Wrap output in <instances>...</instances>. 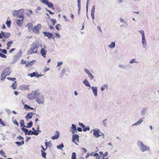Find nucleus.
Listing matches in <instances>:
<instances>
[{"mask_svg": "<svg viewBox=\"0 0 159 159\" xmlns=\"http://www.w3.org/2000/svg\"><path fill=\"white\" fill-rule=\"evenodd\" d=\"M40 46L42 47V45L38 41H34L30 45V48L28 51L27 54L30 55L32 54L37 53L38 49Z\"/></svg>", "mask_w": 159, "mask_h": 159, "instance_id": "nucleus-1", "label": "nucleus"}, {"mask_svg": "<svg viewBox=\"0 0 159 159\" xmlns=\"http://www.w3.org/2000/svg\"><path fill=\"white\" fill-rule=\"evenodd\" d=\"M137 144L139 150L142 152L150 151V147L145 145L141 141L138 140L137 142Z\"/></svg>", "mask_w": 159, "mask_h": 159, "instance_id": "nucleus-2", "label": "nucleus"}, {"mask_svg": "<svg viewBox=\"0 0 159 159\" xmlns=\"http://www.w3.org/2000/svg\"><path fill=\"white\" fill-rule=\"evenodd\" d=\"M11 73L10 69L8 67L5 68L2 71L1 75V80H4L6 77L9 75Z\"/></svg>", "mask_w": 159, "mask_h": 159, "instance_id": "nucleus-3", "label": "nucleus"}, {"mask_svg": "<svg viewBox=\"0 0 159 159\" xmlns=\"http://www.w3.org/2000/svg\"><path fill=\"white\" fill-rule=\"evenodd\" d=\"M39 95V92L37 90H34L27 95V97L29 100H33L36 98V96Z\"/></svg>", "mask_w": 159, "mask_h": 159, "instance_id": "nucleus-4", "label": "nucleus"}, {"mask_svg": "<svg viewBox=\"0 0 159 159\" xmlns=\"http://www.w3.org/2000/svg\"><path fill=\"white\" fill-rule=\"evenodd\" d=\"M139 32L142 35L141 42L143 47V48H145L147 47V41L145 37L144 31L143 30H139Z\"/></svg>", "mask_w": 159, "mask_h": 159, "instance_id": "nucleus-5", "label": "nucleus"}, {"mask_svg": "<svg viewBox=\"0 0 159 159\" xmlns=\"http://www.w3.org/2000/svg\"><path fill=\"white\" fill-rule=\"evenodd\" d=\"M36 101L39 104L44 103L45 99L43 95H40L39 93V95L38 96H36Z\"/></svg>", "mask_w": 159, "mask_h": 159, "instance_id": "nucleus-6", "label": "nucleus"}, {"mask_svg": "<svg viewBox=\"0 0 159 159\" xmlns=\"http://www.w3.org/2000/svg\"><path fill=\"white\" fill-rule=\"evenodd\" d=\"M19 19H18L16 20V23L19 26H20L23 24L24 20L25 18L24 15L18 16Z\"/></svg>", "mask_w": 159, "mask_h": 159, "instance_id": "nucleus-7", "label": "nucleus"}, {"mask_svg": "<svg viewBox=\"0 0 159 159\" xmlns=\"http://www.w3.org/2000/svg\"><path fill=\"white\" fill-rule=\"evenodd\" d=\"M93 132L94 136L96 138H98L100 137L99 135L100 133H101V131L99 129H93L91 130L90 132Z\"/></svg>", "mask_w": 159, "mask_h": 159, "instance_id": "nucleus-8", "label": "nucleus"}, {"mask_svg": "<svg viewBox=\"0 0 159 159\" xmlns=\"http://www.w3.org/2000/svg\"><path fill=\"white\" fill-rule=\"evenodd\" d=\"M41 28V25L40 24H38L32 29L33 31L36 34L39 33V30Z\"/></svg>", "mask_w": 159, "mask_h": 159, "instance_id": "nucleus-9", "label": "nucleus"}, {"mask_svg": "<svg viewBox=\"0 0 159 159\" xmlns=\"http://www.w3.org/2000/svg\"><path fill=\"white\" fill-rule=\"evenodd\" d=\"M79 135L76 134H74L72 135V142L73 143H74L75 144L78 145V143H76V142L75 141V140H76V141L78 142H79Z\"/></svg>", "mask_w": 159, "mask_h": 159, "instance_id": "nucleus-10", "label": "nucleus"}, {"mask_svg": "<svg viewBox=\"0 0 159 159\" xmlns=\"http://www.w3.org/2000/svg\"><path fill=\"white\" fill-rule=\"evenodd\" d=\"M40 1L43 4L46 5L50 8L53 7V4L51 2H48V0H40Z\"/></svg>", "mask_w": 159, "mask_h": 159, "instance_id": "nucleus-11", "label": "nucleus"}, {"mask_svg": "<svg viewBox=\"0 0 159 159\" xmlns=\"http://www.w3.org/2000/svg\"><path fill=\"white\" fill-rule=\"evenodd\" d=\"M70 131L72 134H74L75 132H77V129L76 125L74 124H72L71 126L70 127Z\"/></svg>", "mask_w": 159, "mask_h": 159, "instance_id": "nucleus-12", "label": "nucleus"}, {"mask_svg": "<svg viewBox=\"0 0 159 159\" xmlns=\"http://www.w3.org/2000/svg\"><path fill=\"white\" fill-rule=\"evenodd\" d=\"M84 70L85 72L89 75V77L91 80H93L94 79V76L92 75L89 70L86 69H85Z\"/></svg>", "mask_w": 159, "mask_h": 159, "instance_id": "nucleus-13", "label": "nucleus"}, {"mask_svg": "<svg viewBox=\"0 0 159 159\" xmlns=\"http://www.w3.org/2000/svg\"><path fill=\"white\" fill-rule=\"evenodd\" d=\"M144 117L140 118L138 121L132 125V126H136L141 124L143 122Z\"/></svg>", "mask_w": 159, "mask_h": 159, "instance_id": "nucleus-14", "label": "nucleus"}, {"mask_svg": "<svg viewBox=\"0 0 159 159\" xmlns=\"http://www.w3.org/2000/svg\"><path fill=\"white\" fill-rule=\"evenodd\" d=\"M91 89L93 94L95 97L98 96V89L96 87H91Z\"/></svg>", "mask_w": 159, "mask_h": 159, "instance_id": "nucleus-15", "label": "nucleus"}, {"mask_svg": "<svg viewBox=\"0 0 159 159\" xmlns=\"http://www.w3.org/2000/svg\"><path fill=\"white\" fill-rule=\"evenodd\" d=\"M1 34L2 37L4 38H8L10 36V33H9L4 32L3 31H1Z\"/></svg>", "mask_w": 159, "mask_h": 159, "instance_id": "nucleus-16", "label": "nucleus"}, {"mask_svg": "<svg viewBox=\"0 0 159 159\" xmlns=\"http://www.w3.org/2000/svg\"><path fill=\"white\" fill-rule=\"evenodd\" d=\"M28 87L29 85H23L20 86V89L22 90H29V89Z\"/></svg>", "mask_w": 159, "mask_h": 159, "instance_id": "nucleus-17", "label": "nucleus"}, {"mask_svg": "<svg viewBox=\"0 0 159 159\" xmlns=\"http://www.w3.org/2000/svg\"><path fill=\"white\" fill-rule=\"evenodd\" d=\"M47 52V50H44V48H42L40 51V53L41 55L44 57L45 58L46 56V54Z\"/></svg>", "mask_w": 159, "mask_h": 159, "instance_id": "nucleus-18", "label": "nucleus"}, {"mask_svg": "<svg viewBox=\"0 0 159 159\" xmlns=\"http://www.w3.org/2000/svg\"><path fill=\"white\" fill-rule=\"evenodd\" d=\"M33 113L32 112L28 113L25 116V118L27 121L29 119H31L32 117Z\"/></svg>", "mask_w": 159, "mask_h": 159, "instance_id": "nucleus-19", "label": "nucleus"}, {"mask_svg": "<svg viewBox=\"0 0 159 159\" xmlns=\"http://www.w3.org/2000/svg\"><path fill=\"white\" fill-rule=\"evenodd\" d=\"M43 33L45 36L47 37L49 39L52 38V34L49 32H43Z\"/></svg>", "mask_w": 159, "mask_h": 159, "instance_id": "nucleus-20", "label": "nucleus"}, {"mask_svg": "<svg viewBox=\"0 0 159 159\" xmlns=\"http://www.w3.org/2000/svg\"><path fill=\"white\" fill-rule=\"evenodd\" d=\"M83 83L86 86L89 87V89L91 88V85L87 80H84Z\"/></svg>", "mask_w": 159, "mask_h": 159, "instance_id": "nucleus-21", "label": "nucleus"}, {"mask_svg": "<svg viewBox=\"0 0 159 159\" xmlns=\"http://www.w3.org/2000/svg\"><path fill=\"white\" fill-rule=\"evenodd\" d=\"M18 10H13L12 11V14L13 16H17L18 17V16H20L18 14Z\"/></svg>", "mask_w": 159, "mask_h": 159, "instance_id": "nucleus-22", "label": "nucleus"}, {"mask_svg": "<svg viewBox=\"0 0 159 159\" xmlns=\"http://www.w3.org/2000/svg\"><path fill=\"white\" fill-rule=\"evenodd\" d=\"M56 135H54L52 137V139L54 140L57 139L59 136V132L57 131L56 132Z\"/></svg>", "mask_w": 159, "mask_h": 159, "instance_id": "nucleus-23", "label": "nucleus"}, {"mask_svg": "<svg viewBox=\"0 0 159 159\" xmlns=\"http://www.w3.org/2000/svg\"><path fill=\"white\" fill-rule=\"evenodd\" d=\"M17 86V84L16 83V81H15L12 84V85L11 86V87L14 89L15 90L16 88V87Z\"/></svg>", "mask_w": 159, "mask_h": 159, "instance_id": "nucleus-24", "label": "nucleus"}, {"mask_svg": "<svg viewBox=\"0 0 159 159\" xmlns=\"http://www.w3.org/2000/svg\"><path fill=\"white\" fill-rule=\"evenodd\" d=\"M45 144L46 147L47 148H48V147H50L52 145V143L50 142H45Z\"/></svg>", "mask_w": 159, "mask_h": 159, "instance_id": "nucleus-25", "label": "nucleus"}, {"mask_svg": "<svg viewBox=\"0 0 159 159\" xmlns=\"http://www.w3.org/2000/svg\"><path fill=\"white\" fill-rule=\"evenodd\" d=\"M115 42H112L111 44L109 45V47L110 48L113 49L115 48Z\"/></svg>", "mask_w": 159, "mask_h": 159, "instance_id": "nucleus-26", "label": "nucleus"}, {"mask_svg": "<svg viewBox=\"0 0 159 159\" xmlns=\"http://www.w3.org/2000/svg\"><path fill=\"white\" fill-rule=\"evenodd\" d=\"M147 110V108H144L141 110V114L143 116L145 115L146 111Z\"/></svg>", "mask_w": 159, "mask_h": 159, "instance_id": "nucleus-27", "label": "nucleus"}, {"mask_svg": "<svg viewBox=\"0 0 159 159\" xmlns=\"http://www.w3.org/2000/svg\"><path fill=\"white\" fill-rule=\"evenodd\" d=\"M37 134V133H35V132H34L33 131H31V130H29L27 133V134L28 135H36V134Z\"/></svg>", "mask_w": 159, "mask_h": 159, "instance_id": "nucleus-28", "label": "nucleus"}, {"mask_svg": "<svg viewBox=\"0 0 159 159\" xmlns=\"http://www.w3.org/2000/svg\"><path fill=\"white\" fill-rule=\"evenodd\" d=\"M13 43V42L12 41H10L8 42L7 44V49H9L10 47H11V45Z\"/></svg>", "mask_w": 159, "mask_h": 159, "instance_id": "nucleus-29", "label": "nucleus"}, {"mask_svg": "<svg viewBox=\"0 0 159 159\" xmlns=\"http://www.w3.org/2000/svg\"><path fill=\"white\" fill-rule=\"evenodd\" d=\"M33 122L31 121H30L29 123H27V125L26 126H25V127L27 128H31L33 125Z\"/></svg>", "mask_w": 159, "mask_h": 159, "instance_id": "nucleus-30", "label": "nucleus"}, {"mask_svg": "<svg viewBox=\"0 0 159 159\" xmlns=\"http://www.w3.org/2000/svg\"><path fill=\"white\" fill-rule=\"evenodd\" d=\"M37 73L35 72H33V73L28 74V75L30 76V77H32L36 76V75Z\"/></svg>", "mask_w": 159, "mask_h": 159, "instance_id": "nucleus-31", "label": "nucleus"}, {"mask_svg": "<svg viewBox=\"0 0 159 159\" xmlns=\"http://www.w3.org/2000/svg\"><path fill=\"white\" fill-rule=\"evenodd\" d=\"M20 124L21 127H25V125L24 121V120H21L20 121Z\"/></svg>", "mask_w": 159, "mask_h": 159, "instance_id": "nucleus-32", "label": "nucleus"}, {"mask_svg": "<svg viewBox=\"0 0 159 159\" xmlns=\"http://www.w3.org/2000/svg\"><path fill=\"white\" fill-rule=\"evenodd\" d=\"M24 10L23 9H21L18 11V14L19 16H21L22 15H24L23 13L24 12Z\"/></svg>", "mask_w": 159, "mask_h": 159, "instance_id": "nucleus-33", "label": "nucleus"}, {"mask_svg": "<svg viewBox=\"0 0 159 159\" xmlns=\"http://www.w3.org/2000/svg\"><path fill=\"white\" fill-rule=\"evenodd\" d=\"M21 129L23 132H25V135H27L28 132V130L24 127H23L21 128Z\"/></svg>", "mask_w": 159, "mask_h": 159, "instance_id": "nucleus-34", "label": "nucleus"}, {"mask_svg": "<svg viewBox=\"0 0 159 159\" xmlns=\"http://www.w3.org/2000/svg\"><path fill=\"white\" fill-rule=\"evenodd\" d=\"M83 130L84 132H86L87 130H90V128L89 126H87L85 127L84 126V127L83 128Z\"/></svg>", "mask_w": 159, "mask_h": 159, "instance_id": "nucleus-35", "label": "nucleus"}, {"mask_svg": "<svg viewBox=\"0 0 159 159\" xmlns=\"http://www.w3.org/2000/svg\"><path fill=\"white\" fill-rule=\"evenodd\" d=\"M33 25L31 23H30L27 24L26 25V26L28 27V29L30 30V29H31Z\"/></svg>", "mask_w": 159, "mask_h": 159, "instance_id": "nucleus-36", "label": "nucleus"}, {"mask_svg": "<svg viewBox=\"0 0 159 159\" xmlns=\"http://www.w3.org/2000/svg\"><path fill=\"white\" fill-rule=\"evenodd\" d=\"M64 147V146L63 143H62L61 144H60L59 145H57V148L59 149H60L61 150H62V148H63Z\"/></svg>", "mask_w": 159, "mask_h": 159, "instance_id": "nucleus-37", "label": "nucleus"}, {"mask_svg": "<svg viewBox=\"0 0 159 159\" xmlns=\"http://www.w3.org/2000/svg\"><path fill=\"white\" fill-rule=\"evenodd\" d=\"M11 23V21L8 20H7L6 22V25L8 27H10Z\"/></svg>", "mask_w": 159, "mask_h": 159, "instance_id": "nucleus-38", "label": "nucleus"}, {"mask_svg": "<svg viewBox=\"0 0 159 159\" xmlns=\"http://www.w3.org/2000/svg\"><path fill=\"white\" fill-rule=\"evenodd\" d=\"M95 11V6H93L92 7L91 10V14H94Z\"/></svg>", "mask_w": 159, "mask_h": 159, "instance_id": "nucleus-39", "label": "nucleus"}, {"mask_svg": "<svg viewBox=\"0 0 159 159\" xmlns=\"http://www.w3.org/2000/svg\"><path fill=\"white\" fill-rule=\"evenodd\" d=\"M39 126H38L37 128V129L36 130V131L35 132L37 133V134H36V135H37L39 134L41 132V131L39 129Z\"/></svg>", "mask_w": 159, "mask_h": 159, "instance_id": "nucleus-40", "label": "nucleus"}, {"mask_svg": "<svg viewBox=\"0 0 159 159\" xmlns=\"http://www.w3.org/2000/svg\"><path fill=\"white\" fill-rule=\"evenodd\" d=\"M135 60H136L135 59H132L129 61V62L130 64H133L134 63H138V62L137 61H136Z\"/></svg>", "mask_w": 159, "mask_h": 159, "instance_id": "nucleus-41", "label": "nucleus"}, {"mask_svg": "<svg viewBox=\"0 0 159 159\" xmlns=\"http://www.w3.org/2000/svg\"><path fill=\"white\" fill-rule=\"evenodd\" d=\"M120 23L123 22L124 23V24H126V25H127V22L125 21L122 18H120Z\"/></svg>", "mask_w": 159, "mask_h": 159, "instance_id": "nucleus-42", "label": "nucleus"}, {"mask_svg": "<svg viewBox=\"0 0 159 159\" xmlns=\"http://www.w3.org/2000/svg\"><path fill=\"white\" fill-rule=\"evenodd\" d=\"M35 60H33L32 61H31L30 62L28 63L25 66L27 67H28L29 66H31L33 65V61H35Z\"/></svg>", "mask_w": 159, "mask_h": 159, "instance_id": "nucleus-43", "label": "nucleus"}, {"mask_svg": "<svg viewBox=\"0 0 159 159\" xmlns=\"http://www.w3.org/2000/svg\"><path fill=\"white\" fill-rule=\"evenodd\" d=\"M76 155L75 152H74L72 153V157H71V159H76Z\"/></svg>", "mask_w": 159, "mask_h": 159, "instance_id": "nucleus-44", "label": "nucleus"}, {"mask_svg": "<svg viewBox=\"0 0 159 159\" xmlns=\"http://www.w3.org/2000/svg\"><path fill=\"white\" fill-rule=\"evenodd\" d=\"M61 26V25L60 24H58L56 26V29L57 30H60V29L59 28H60Z\"/></svg>", "mask_w": 159, "mask_h": 159, "instance_id": "nucleus-45", "label": "nucleus"}, {"mask_svg": "<svg viewBox=\"0 0 159 159\" xmlns=\"http://www.w3.org/2000/svg\"><path fill=\"white\" fill-rule=\"evenodd\" d=\"M41 152L42 153V156L44 158H46V154L45 152L43 151V150H41Z\"/></svg>", "mask_w": 159, "mask_h": 159, "instance_id": "nucleus-46", "label": "nucleus"}, {"mask_svg": "<svg viewBox=\"0 0 159 159\" xmlns=\"http://www.w3.org/2000/svg\"><path fill=\"white\" fill-rule=\"evenodd\" d=\"M0 52L4 53L5 54H6L7 53V50L6 49H2L0 48Z\"/></svg>", "mask_w": 159, "mask_h": 159, "instance_id": "nucleus-47", "label": "nucleus"}, {"mask_svg": "<svg viewBox=\"0 0 159 159\" xmlns=\"http://www.w3.org/2000/svg\"><path fill=\"white\" fill-rule=\"evenodd\" d=\"M0 154L2 155L3 156V157H6L5 155V153L2 150H1L0 151Z\"/></svg>", "mask_w": 159, "mask_h": 159, "instance_id": "nucleus-48", "label": "nucleus"}, {"mask_svg": "<svg viewBox=\"0 0 159 159\" xmlns=\"http://www.w3.org/2000/svg\"><path fill=\"white\" fill-rule=\"evenodd\" d=\"M102 123L103 125L105 126H106L107 124V120L105 119L103 120Z\"/></svg>", "mask_w": 159, "mask_h": 159, "instance_id": "nucleus-49", "label": "nucleus"}, {"mask_svg": "<svg viewBox=\"0 0 159 159\" xmlns=\"http://www.w3.org/2000/svg\"><path fill=\"white\" fill-rule=\"evenodd\" d=\"M77 6L78 8H81L80 0H77Z\"/></svg>", "mask_w": 159, "mask_h": 159, "instance_id": "nucleus-50", "label": "nucleus"}, {"mask_svg": "<svg viewBox=\"0 0 159 159\" xmlns=\"http://www.w3.org/2000/svg\"><path fill=\"white\" fill-rule=\"evenodd\" d=\"M7 79L9 80H12L13 81H14L16 79L15 78L7 77Z\"/></svg>", "mask_w": 159, "mask_h": 159, "instance_id": "nucleus-51", "label": "nucleus"}, {"mask_svg": "<svg viewBox=\"0 0 159 159\" xmlns=\"http://www.w3.org/2000/svg\"><path fill=\"white\" fill-rule=\"evenodd\" d=\"M0 124L2 125V126H5L6 125L4 122L2 120V119L0 118Z\"/></svg>", "mask_w": 159, "mask_h": 159, "instance_id": "nucleus-52", "label": "nucleus"}, {"mask_svg": "<svg viewBox=\"0 0 159 159\" xmlns=\"http://www.w3.org/2000/svg\"><path fill=\"white\" fill-rule=\"evenodd\" d=\"M119 67L120 68L122 69H125V66L122 64H120L119 65Z\"/></svg>", "mask_w": 159, "mask_h": 159, "instance_id": "nucleus-53", "label": "nucleus"}, {"mask_svg": "<svg viewBox=\"0 0 159 159\" xmlns=\"http://www.w3.org/2000/svg\"><path fill=\"white\" fill-rule=\"evenodd\" d=\"M50 20L52 21L53 25H54L56 23V20L55 19H52Z\"/></svg>", "mask_w": 159, "mask_h": 159, "instance_id": "nucleus-54", "label": "nucleus"}, {"mask_svg": "<svg viewBox=\"0 0 159 159\" xmlns=\"http://www.w3.org/2000/svg\"><path fill=\"white\" fill-rule=\"evenodd\" d=\"M0 56L4 58H6L7 57L5 55L1 52H0Z\"/></svg>", "mask_w": 159, "mask_h": 159, "instance_id": "nucleus-55", "label": "nucleus"}, {"mask_svg": "<svg viewBox=\"0 0 159 159\" xmlns=\"http://www.w3.org/2000/svg\"><path fill=\"white\" fill-rule=\"evenodd\" d=\"M30 107L26 104H24V108L30 109Z\"/></svg>", "mask_w": 159, "mask_h": 159, "instance_id": "nucleus-56", "label": "nucleus"}, {"mask_svg": "<svg viewBox=\"0 0 159 159\" xmlns=\"http://www.w3.org/2000/svg\"><path fill=\"white\" fill-rule=\"evenodd\" d=\"M15 143L18 146H20L22 145L21 142H16Z\"/></svg>", "mask_w": 159, "mask_h": 159, "instance_id": "nucleus-57", "label": "nucleus"}, {"mask_svg": "<svg viewBox=\"0 0 159 159\" xmlns=\"http://www.w3.org/2000/svg\"><path fill=\"white\" fill-rule=\"evenodd\" d=\"M36 73L37 74L36 75V77L38 78H39V77H41V76L43 75H40L38 74V73L37 72H36Z\"/></svg>", "mask_w": 159, "mask_h": 159, "instance_id": "nucleus-58", "label": "nucleus"}, {"mask_svg": "<svg viewBox=\"0 0 159 159\" xmlns=\"http://www.w3.org/2000/svg\"><path fill=\"white\" fill-rule=\"evenodd\" d=\"M6 111L7 113L9 114L11 113V111L8 109H6Z\"/></svg>", "mask_w": 159, "mask_h": 159, "instance_id": "nucleus-59", "label": "nucleus"}, {"mask_svg": "<svg viewBox=\"0 0 159 159\" xmlns=\"http://www.w3.org/2000/svg\"><path fill=\"white\" fill-rule=\"evenodd\" d=\"M79 125L82 128L84 127V125L82 123L79 122Z\"/></svg>", "mask_w": 159, "mask_h": 159, "instance_id": "nucleus-60", "label": "nucleus"}, {"mask_svg": "<svg viewBox=\"0 0 159 159\" xmlns=\"http://www.w3.org/2000/svg\"><path fill=\"white\" fill-rule=\"evenodd\" d=\"M17 138L18 139H19L20 140H23L24 139V138L22 137L20 135L19 136L17 137Z\"/></svg>", "mask_w": 159, "mask_h": 159, "instance_id": "nucleus-61", "label": "nucleus"}, {"mask_svg": "<svg viewBox=\"0 0 159 159\" xmlns=\"http://www.w3.org/2000/svg\"><path fill=\"white\" fill-rule=\"evenodd\" d=\"M13 122L14 124L16 125L19 126V124L16 120H13Z\"/></svg>", "mask_w": 159, "mask_h": 159, "instance_id": "nucleus-62", "label": "nucleus"}, {"mask_svg": "<svg viewBox=\"0 0 159 159\" xmlns=\"http://www.w3.org/2000/svg\"><path fill=\"white\" fill-rule=\"evenodd\" d=\"M26 139L25 140L26 142H28V141L30 139L31 137H30L26 136Z\"/></svg>", "mask_w": 159, "mask_h": 159, "instance_id": "nucleus-63", "label": "nucleus"}, {"mask_svg": "<svg viewBox=\"0 0 159 159\" xmlns=\"http://www.w3.org/2000/svg\"><path fill=\"white\" fill-rule=\"evenodd\" d=\"M108 155V153L107 152H106L104 154H103L102 157H105L107 156Z\"/></svg>", "mask_w": 159, "mask_h": 159, "instance_id": "nucleus-64", "label": "nucleus"}]
</instances>
